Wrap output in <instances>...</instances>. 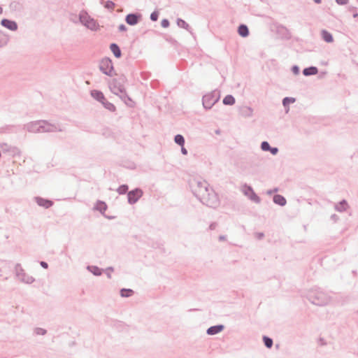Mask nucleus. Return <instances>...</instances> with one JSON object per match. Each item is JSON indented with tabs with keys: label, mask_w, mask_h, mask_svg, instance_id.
Returning <instances> with one entry per match:
<instances>
[{
	"label": "nucleus",
	"mask_w": 358,
	"mask_h": 358,
	"mask_svg": "<svg viewBox=\"0 0 358 358\" xmlns=\"http://www.w3.org/2000/svg\"><path fill=\"white\" fill-rule=\"evenodd\" d=\"M307 298L310 303L317 306H325L330 301L329 296L320 289L310 290Z\"/></svg>",
	"instance_id": "nucleus-1"
},
{
	"label": "nucleus",
	"mask_w": 358,
	"mask_h": 358,
	"mask_svg": "<svg viewBox=\"0 0 358 358\" xmlns=\"http://www.w3.org/2000/svg\"><path fill=\"white\" fill-rule=\"evenodd\" d=\"M189 186L194 195L199 199L209 189V185L206 180L192 179L189 182Z\"/></svg>",
	"instance_id": "nucleus-2"
},
{
	"label": "nucleus",
	"mask_w": 358,
	"mask_h": 358,
	"mask_svg": "<svg viewBox=\"0 0 358 358\" xmlns=\"http://www.w3.org/2000/svg\"><path fill=\"white\" fill-rule=\"evenodd\" d=\"M127 81L125 76L121 75L117 78H114L109 84L110 91L116 95L119 93L124 94L129 100L130 98L126 94L124 83Z\"/></svg>",
	"instance_id": "nucleus-3"
},
{
	"label": "nucleus",
	"mask_w": 358,
	"mask_h": 358,
	"mask_svg": "<svg viewBox=\"0 0 358 358\" xmlns=\"http://www.w3.org/2000/svg\"><path fill=\"white\" fill-rule=\"evenodd\" d=\"M199 200L204 205L215 208L220 205V200L217 194L213 189H210L203 196H201Z\"/></svg>",
	"instance_id": "nucleus-4"
},
{
	"label": "nucleus",
	"mask_w": 358,
	"mask_h": 358,
	"mask_svg": "<svg viewBox=\"0 0 358 358\" xmlns=\"http://www.w3.org/2000/svg\"><path fill=\"white\" fill-rule=\"evenodd\" d=\"M91 96L101 103L103 107L108 111L113 113L116 110L115 105L106 99L102 92L96 90H91Z\"/></svg>",
	"instance_id": "nucleus-5"
},
{
	"label": "nucleus",
	"mask_w": 358,
	"mask_h": 358,
	"mask_svg": "<svg viewBox=\"0 0 358 358\" xmlns=\"http://www.w3.org/2000/svg\"><path fill=\"white\" fill-rule=\"evenodd\" d=\"M220 99L218 92L213 91L204 95L202 98L203 106L205 109H210Z\"/></svg>",
	"instance_id": "nucleus-6"
},
{
	"label": "nucleus",
	"mask_w": 358,
	"mask_h": 358,
	"mask_svg": "<svg viewBox=\"0 0 358 358\" xmlns=\"http://www.w3.org/2000/svg\"><path fill=\"white\" fill-rule=\"evenodd\" d=\"M99 70L106 76L115 75L112 60L108 57L103 58L99 62Z\"/></svg>",
	"instance_id": "nucleus-7"
},
{
	"label": "nucleus",
	"mask_w": 358,
	"mask_h": 358,
	"mask_svg": "<svg viewBox=\"0 0 358 358\" xmlns=\"http://www.w3.org/2000/svg\"><path fill=\"white\" fill-rule=\"evenodd\" d=\"M15 274L18 279L26 284H31L35 281L34 277L29 275L24 272L20 264H16L15 267Z\"/></svg>",
	"instance_id": "nucleus-8"
},
{
	"label": "nucleus",
	"mask_w": 358,
	"mask_h": 358,
	"mask_svg": "<svg viewBox=\"0 0 358 358\" xmlns=\"http://www.w3.org/2000/svg\"><path fill=\"white\" fill-rule=\"evenodd\" d=\"M70 20L73 22H79L87 29H90V16L86 11H81L78 15L71 14Z\"/></svg>",
	"instance_id": "nucleus-9"
},
{
	"label": "nucleus",
	"mask_w": 358,
	"mask_h": 358,
	"mask_svg": "<svg viewBox=\"0 0 358 358\" xmlns=\"http://www.w3.org/2000/svg\"><path fill=\"white\" fill-rule=\"evenodd\" d=\"M41 132H56L63 131V129L61 128L59 124H50L47 120H41Z\"/></svg>",
	"instance_id": "nucleus-10"
},
{
	"label": "nucleus",
	"mask_w": 358,
	"mask_h": 358,
	"mask_svg": "<svg viewBox=\"0 0 358 358\" xmlns=\"http://www.w3.org/2000/svg\"><path fill=\"white\" fill-rule=\"evenodd\" d=\"M243 194L247 196L252 201L255 203L261 202L260 197L254 192L252 187L247 184L243 185Z\"/></svg>",
	"instance_id": "nucleus-11"
},
{
	"label": "nucleus",
	"mask_w": 358,
	"mask_h": 358,
	"mask_svg": "<svg viewBox=\"0 0 358 358\" xmlns=\"http://www.w3.org/2000/svg\"><path fill=\"white\" fill-rule=\"evenodd\" d=\"M143 191L140 188H136L127 192V199L129 204L136 203L143 196Z\"/></svg>",
	"instance_id": "nucleus-12"
},
{
	"label": "nucleus",
	"mask_w": 358,
	"mask_h": 358,
	"mask_svg": "<svg viewBox=\"0 0 358 358\" xmlns=\"http://www.w3.org/2000/svg\"><path fill=\"white\" fill-rule=\"evenodd\" d=\"M0 24L13 31H17L18 29L17 23L15 20L7 18H3L0 22Z\"/></svg>",
	"instance_id": "nucleus-13"
},
{
	"label": "nucleus",
	"mask_w": 358,
	"mask_h": 358,
	"mask_svg": "<svg viewBox=\"0 0 358 358\" xmlns=\"http://www.w3.org/2000/svg\"><path fill=\"white\" fill-rule=\"evenodd\" d=\"M142 15L141 13H129L126 15L125 21L126 22L131 26H134L137 24L141 20Z\"/></svg>",
	"instance_id": "nucleus-14"
},
{
	"label": "nucleus",
	"mask_w": 358,
	"mask_h": 358,
	"mask_svg": "<svg viewBox=\"0 0 358 358\" xmlns=\"http://www.w3.org/2000/svg\"><path fill=\"white\" fill-rule=\"evenodd\" d=\"M41 124V120L31 122H29L27 124L24 125V129L27 130L29 132H33V133L41 132V129L40 127Z\"/></svg>",
	"instance_id": "nucleus-15"
},
{
	"label": "nucleus",
	"mask_w": 358,
	"mask_h": 358,
	"mask_svg": "<svg viewBox=\"0 0 358 358\" xmlns=\"http://www.w3.org/2000/svg\"><path fill=\"white\" fill-rule=\"evenodd\" d=\"M34 201L39 206L43 207L45 209L50 208L54 204V202L52 200L41 196H35Z\"/></svg>",
	"instance_id": "nucleus-16"
},
{
	"label": "nucleus",
	"mask_w": 358,
	"mask_h": 358,
	"mask_svg": "<svg viewBox=\"0 0 358 358\" xmlns=\"http://www.w3.org/2000/svg\"><path fill=\"white\" fill-rule=\"evenodd\" d=\"M0 148L2 149L3 152L10 153L12 155H15L19 153V149L15 146H12L6 143H3L0 145Z\"/></svg>",
	"instance_id": "nucleus-17"
},
{
	"label": "nucleus",
	"mask_w": 358,
	"mask_h": 358,
	"mask_svg": "<svg viewBox=\"0 0 358 358\" xmlns=\"http://www.w3.org/2000/svg\"><path fill=\"white\" fill-rule=\"evenodd\" d=\"M224 329V326L223 324H217L210 327L207 331L206 334L208 335H215L221 332Z\"/></svg>",
	"instance_id": "nucleus-18"
},
{
	"label": "nucleus",
	"mask_w": 358,
	"mask_h": 358,
	"mask_svg": "<svg viewBox=\"0 0 358 358\" xmlns=\"http://www.w3.org/2000/svg\"><path fill=\"white\" fill-rule=\"evenodd\" d=\"M176 23L179 27L185 29V30L189 31L192 35L194 34V33L192 32V29L189 25V24L187 23L184 20H182L181 18H178Z\"/></svg>",
	"instance_id": "nucleus-19"
},
{
	"label": "nucleus",
	"mask_w": 358,
	"mask_h": 358,
	"mask_svg": "<svg viewBox=\"0 0 358 358\" xmlns=\"http://www.w3.org/2000/svg\"><path fill=\"white\" fill-rule=\"evenodd\" d=\"M107 205L104 201H97L94 210L99 211L102 215H104L105 211L107 210Z\"/></svg>",
	"instance_id": "nucleus-20"
},
{
	"label": "nucleus",
	"mask_w": 358,
	"mask_h": 358,
	"mask_svg": "<svg viewBox=\"0 0 358 358\" xmlns=\"http://www.w3.org/2000/svg\"><path fill=\"white\" fill-rule=\"evenodd\" d=\"M110 50L116 58H120L122 57V51L117 43H111L110 45Z\"/></svg>",
	"instance_id": "nucleus-21"
},
{
	"label": "nucleus",
	"mask_w": 358,
	"mask_h": 358,
	"mask_svg": "<svg viewBox=\"0 0 358 358\" xmlns=\"http://www.w3.org/2000/svg\"><path fill=\"white\" fill-rule=\"evenodd\" d=\"M240 113L244 117H250L253 115V109L250 106H243L240 110Z\"/></svg>",
	"instance_id": "nucleus-22"
},
{
	"label": "nucleus",
	"mask_w": 358,
	"mask_h": 358,
	"mask_svg": "<svg viewBox=\"0 0 358 358\" xmlns=\"http://www.w3.org/2000/svg\"><path fill=\"white\" fill-rule=\"evenodd\" d=\"M317 73H318V69L316 66H313L305 68L303 70V74L305 76H314V75H316Z\"/></svg>",
	"instance_id": "nucleus-23"
},
{
	"label": "nucleus",
	"mask_w": 358,
	"mask_h": 358,
	"mask_svg": "<svg viewBox=\"0 0 358 358\" xmlns=\"http://www.w3.org/2000/svg\"><path fill=\"white\" fill-rule=\"evenodd\" d=\"M273 202L280 206H284L287 203L286 199L280 194H275L273 197Z\"/></svg>",
	"instance_id": "nucleus-24"
},
{
	"label": "nucleus",
	"mask_w": 358,
	"mask_h": 358,
	"mask_svg": "<svg viewBox=\"0 0 358 358\" xmlns=\"http://www.w3.org/2000/svg\"><path fill=\"white\" fill-rule=\"evenodd\" d=\"M238 33L242 37H247L249 36L250 31L247 25L241 24L238 27Z\"/></svg>",
	"instance_id": "nucleus-25"
},
{
	"label": "nucleus",
	"mask_w": 358,
	"mask_h": 358,
	"mask_svg": "<svg viewBox=\"0 0 358 358\" xmlns=\"http://www.w3.org/2000/svg\"><path fill=\"white\" fill-rule=\"evenodd\" d=\"M348 207V202L346 201V200L343 199L342 201H341L338 203H337L335 206V209H336V210H337L338 212H344L347 210Z\"/></svg>",
	"instance_id": "nucleus-26"
},
{
	"label": "nucleus",
	"mask_w": 358,
	"mask_h": 358,
	"mask_svg": "<svg viewBox=\"0 0 358 358\" xmlns=\"http://www.w3.org/2000/svg\"><path fill=\"white\" fill-rule=\"evenodd\" d=\"M321 35H322V39L327 42V43H332L334 41V38H333V36L332 34L329 32L327 30H322L321 31Z\"/></svg>",
	"instance_id": "nucleus-27"
},
{
	"label": "nucleus",
	"mask_w": 358,
	"mask_h": 358,
	"mask_svg": "<svg viewBox=\"0 0 358 358\" xmlns=\"http://www.w3.org/2000/svg\"><path fill=\"white\" fill-rule=\"evenodd\" d=\"M9 41V37L3 31H0V47H3L7 45Z\"/></svg>",
	"instance_id": "nucleus-28"
},
{
	"label": "nucleus",
	"mask_w": 358,
	"mask_h": 358,
	"mask_svg": "<svg viewBox=\"0 0 358 358\" xmlns=\"http://www.w3.org/2000/svg\"><path fill=\"white\" fill-rule=\"evenodd\" d=\"M235 98L231 94L227 95L222 100L223 104L227 106H232L235 103Z\"/></svg>",
	"instance_id": "nucleus-29"
},
{
	"label": "nucleus",
	"mask_w": 358,
	"mask_h": 358,
	"mask_svg": "<svg viewBox=\"0 0 358 358\" xmlns=\"http://www.w3.org/2000/svg\"><path fill=\"white\" fill-rule=\"evenodd\" d=\"M174 141L176 144L181 147H182L185 145V142L184 136L181 134L176 135L174 137Z\"/></svg>",
	"instance_id": "nucleus-30"
},
{
	"label": "nucleus",
	"mask_w": 358,
	"mask_h": 358,
	"mask_svg": "<svg viewBox=\"0 0 358 358\" xmlns=\"http://www.w3.org/2000/svg\"><path fill=\"white\" fill-rule=\"evenodd\" d=\"M134 294V291L131 289L122 288L120 289V296L122 297H129Z\"/></svg>",
	"instance_id": "nucleus-31"
},
{
	"label": "nucleus",
	"mask_w": 358,
	"mask_h": 358,
	"mask_svg": "<svg viewBox=\"0 0 358 358\" xmlns=\"http://www.w3.org/2000/svg\"><path fill=\"white\" fill-rule=\"evenodd\" d=\"M263 342L267 348H271L273 345V339L266 336H263Z\"/></svg>",
	"instance_id": "nucleus-32"
},
{
	"label": "nucleus",
	"mask_w": 358,
	"mask_h": 358,
	"mask_svg": "<svg viewBox=\"0 0 358 358\" xmlns=\"http://www.w3.org/2000/svg\"><path fill=\"white\" fill-rule=\"evenodd\" d=\"M296 101V99L294 97H285L282 99V105L284 107H287L289 104L293 103Z\"/></svg>",
	"instance_id": "nucleus-33"
},
{
	"label": "nucleus",
	"mask_w": 358,
	"mask_h": 358,
	"mask_svg": "<svg viewBox=\"0 0 358 358\" xmlns=\"http://www.w3.org/2000/svg\"><path fill=\"white\" fill-rule=\"evenodd\" d=\"M103 272V269L99 268L96 266H91V273L94 275L99 276L101 275Z\"/></svg>",
	"instance_id": "nucleus-34"
},
{
	"label": "nucleus",
	"mask_w": 358,
	"mask_h": 358,
	"mask_svg": "<svg viewBox=\"0 0 358 358\" xmlns=\"http://www.w3.org/2000/svg\"><path fill=\"white\" fill-rule=\"evenodd\" d=\"M128 189H129V187L127 185H120L117 189V192L120 194H126L127 192H128Z\"/></svg>",
	"instance_id": "nucleus-35"
},
{
	"label": "nucleus",
	"mask_w": 358,
	"mask_h": 358,
	"mask_svg": "<svg viewBox=\"0 0 358 358\" xmlns=\"http://www.w3.org/2000/svg\"><path fill=\"white\" fill-rule=\"evenodd\" d=\"M99 29V24L93 18H91V31H97Z\"/></svg>",
	"instance_id": "nucleus-36"
},
{
	"label": "nucleus",
	"mask_w": 358,
	"mask_h": 358,
	"mask_svg": "<svg viewBox=\"0 0 358 358\" xmlns=\"http://www.w3.org/2000/svg\"><path fill=\"white\" fill-rule=\"evenodd\" d=\"M34 333L36 335H45L47 334V330L41 327H36L34 329Z\"/></svg>",
	"instance_id": "nucleus-37"
},
{
	"label": "nucleus",
	"mask_w": 358,
	"mask_h": 358,
	"mask_svg": "<svg viewBox=\"0 0 358 358\" xmlns=\"http://www.w3.org/2000/svg\"><path fill=\"white\" fill-rule=\"evenodd\" d=\"M271 145L267 141H263L261 143V149L263 151H268L270 150Z\"/></svg>",
	"instance_id": "nucleus-38"
},
{
	"label": "nucleus",
	"mask_w": 358,
	"mask_h": 358,
	"mask_svg": "<svg viewBox=\"0 0 358 358\" xmlns=\"http://www.w3.org/2000/svg\"><path fill=\"white\" fill-rule=\"evenodd\" d=\"M115 6V4L113 1H106L105 3V5H104V7L107 9H110V10H113Z\"/></svg>",
	"instance_id": "nucleus-39"
},
{
	"label": "nucleus",
	"mask_w": 358,
	"mask_h": 358,
	"mask_svg": "<svg viewBox=\"0 0 358 358\" xmlns=\"http://www.w3.org/2000/svg\"><path fill=\"white\" fill-rule=\"evenodd\" d=\"M159 17V12L157 10L153 11L150 15V20L153 22H155L158 20Z\"/></svg>",
	"instance_id": "nucleus-40"
},
{
	"label": "nucleus",
	"mask_w": 358,
	"mask_h": 358,
	"mask_svg": "<svg viewBox=\"0 0 358 358\" xmlns=\"http://www.w3.org/2000/svg\"><path fill=\"white\" fill-rule=\"evenodd\" d=\"M161 25L164 28H167L170 25L169 20L167 19H163L161 22Z\"/></svg>",
	"instance_id": "nucleus-41"
},
{
	"label": "nucleus",
	"mask_w": 358,
	"mask_h": 358,
	"mask_svg": "<svg viewBox=\"0 0 358 358\" xmlns=\"http://www.w3.org/2000/svg\"><path fill=\"white\" fill-rule=\"evenodd\" d=\"M278 148L277 147H271L270 148V150L268 152H270L273 155H275L278 153Z\"/></svg>",
	"instance_id": "nucleus-42"
},
{
	"label": "nucleus",
	"mask_w": 358,
	"mask_h": 358,
	"mask_svg": "<svg viewBox=\"0 0 358 358\" xmlns=\"http://www.w3.org/2000/svg\"><path fill=\"white\" fill-rule=\"evenodd\" d=\"M113 271V268L110 266V267H108L106 269V274L107 275V277L108 278H111V274L110 273Z\"/></svg>",
	"instance_id": "nucleus-43"
},
{
	"label": "nucleus",
	"mask_w": 358,
	"mask_h": 358,
	"mask_svg": "<svg viewBox=\"0 0 358 358\" xmlns=\"http://www.w3.org/2000/svg\"><path fill=\"white\" fill-rule=\"evenodd\" d=\"M292 71L294 74L297 75V74L299 73L300 69H299V67L298 66L294 65L292 67Z\"/></svg>",
	"instance_id": "nucleus-44"
},
{
	"label": "nucleus",
	"mask_w": 358,
	"mask_h": 358,
	"mask_svg": "<svg viewBox=\"0 0 358 358\" xmlns=\"http://www.w3.org/2000/svg\"><path fill=\"white\" fill-rule=\"evenodd\" d=\"M336 3L338 5H341V6H343V5H346L349 0H335Z\"/></svg>",
	"instance_id": "nucleus-45"
},
{
	"label": "nucleus",
	"mask_w": 358,
	"mask_h": 358,
	"mask_svg": "<svg viewBox=\"0 0 358 358\" xmlns=\"http://www.w3.org/2000/svg\"><path fill=\"white\" fill-rule=\"evenodd\" d=\"M118 30L120 31H125L127 30V27L124 24H121L118 27Z\"/></svg>",
	"instance_id": "nucleus-46"
},
{
	"label": "nucleus",
	"mask_w": 358,
	"mask_h": 358,
	"mask_svg": "<svg viewBox=\"0 0 358 358\" xmlns=\"http://www.w3.org/2000/svg\"><path fill=\"white\" fill-rule=\"evenodd\" d=\"M40 265L42 268L47 269L48 268V264L46 262L41 261Z\"/></svg>",
	"instance_id": "nucleus-47"
},
{
	"label": "nucleus",
	"mask_w": 358,
	"mask_h": 358,
	"mask_svg": "<svg viewBox=\"0 0 358 358\" xmlns=\"http://www.w3.org/2000/svg\"><path fill=\"white\" fill-rule=\"evenodd\" d=\"M278 191V187H275V188H273L272 189L268 190L267 191V194L271 195V194H273L275 192H277Z\"/></svg>",
	"instance_id": "nucleus-48"
},
{
	"label": "nucleus",
	"mask_w": 358,
	"mask_h": 358,
	"mask_svg": "<svg viewBox=\"0 0 358 358\" xmlns=\"http://www.w3.org/2000/svg\"><path fill=\"white\" fill-rule=\"evenodd\" d=\"M16 127L15 125H6L4 129L7 130L8 132L12 131V129Z\"/></svg>",
	"instance_id": "nucleus-49"
},
{
	"label": "nucleus",
	"mask_w": 358,
	"mask_h": 358,
	"mask_svg": "<svg viewBox=\"0 0 358 358\" xmlns=\"http://www.w3.org/2000/svg\"><path fill=\"white\" fill-rule=\"evenodd\" d=\"M357 7H355V6H350V7L348 8V10H349V11H351V12H352V13H353V14H354V13H357Z\"/></svg>",
	"instance_id": "nucleus-50"
},
{
	"label": "nucleus",
	"mask_w": 358,
	"mask_h": 358,
	"mask_svg": "<svg viewBox=\"0 0 358 358\" xmlns=\"http://www.w3.org/2000/svg\"><path fill=\"white\" fill-rule=\"evenodd\" d=\"M217 223L216 222H212L210 226H209V229L210 230H214L215 229L216 227H217Z\"/></svg>",
	"instance_id": "nucleus-51"
},
{
	"label": "nucleus",
	"mask_w": 358,
	"mask_h": 358,
	"mask_svg": "<svg viewBox=\"0 0 358 358\" xmlns=\"http://www.w3.org/2000/svg\"><path fill=\"white\" fill-rule=\"evenodd\" d=\"M181 152L182 155H187V149L184 147V145L182 147H181Z\"/></svg>",
	"instance_id": "nucleus-52"
},
{
	"label": "nucleus",
	"mask_w": 358,
	"mask_h": 358,
	"mask_svg": "<svg viewBox=\"0 0 358 358\" xmlns=\"http://www.w3.org/2000/svg\"><path fill=\"white\" fill-rule=\"evenodd\" d=\"M331 220H333L334 222H336L338 220V217L337 215L336 214H333L331 216Z\"/></svg>",
	"instance_id": "nucleus-53"
},
{
	"label": "nucleus",
	"mask_w": 358,
	"mask_h": 358,
	"mask_svg": "<svg viewBox=\"0 0 358 358\" xmlns=\"http://www.w3.org/2000/svg\"><path fill=\"white\" fill-rule=\"evenodd\" d=\"M264 234L263 233H258V234H257V238H258L259 239H262V238H264Z\"/></svg>",
	"instance_id": "nucleus-54"
},
{
	"label": "nucleus",
	"mask_w": 358,
	"mask_h": 358,
	"mask_svg": "<svg viewBox=\"0 0 358 358\" xmlns=\"http://www.w3.org/2000/svg\"><path fill=\"white\" fill-rule=\"evenodd\" d=\"M218 238H219V241H225L226 240V236H224V235H221V236H219Z\"/></svg>",
	"instance_id": "nucleus-55"
},
{
	"label": "nucleus",
	"mask_w": 358,
	"mask_h": 358,
	"mask_svg": "<svg viewBox=\"0 0 358 358\" xmlns=\"http://www.w3.org/2000/svg\"><path fill=\"white\" fill-rule=\"evenodd\" d=\"M313 1L315 3H320L322 2V0H313Z\"/></svg>",
	"instance_id": "nucleus-56"
},
{
	"label": "nucleus",
	"mask_w": 358,
	"mask_h": 358,
	"mask_svg": "<svg viewBox=\"0 0 358 358\" xmlns=\"http://www.w3.org/2000/svg\"><path fill=\"white\" fill-rule=\"evenodd\" d=\"M353 17L355 18L357 17H358V13H355L352 15Z\"/></svg>",
	"instance_id": "nucleus-57"
},
{
	"label": "nucleus",
	"mask_w": 358,
	"mask_h": 358,
	"mask_svg": "<svg viewBox=\"0 0 358 358\" xmlns=\"http://www.w3.org/2000/svg\"><path fill=\"white\" fill-rule=\"evenodd\" d=\"M3 13V8L0 6V14Z\"/></svg>",
	"instance_id": "nucleus-58"
},
{
	"label": "nucleus",
	"mask_w": 358,
	"mask_h": 358,
	"mask_svg": "<svg viewBox=\"0 0 358 358\" xmlns=\"http://www.w3.org/2000/svg\"><path fill=\"white\" fill-rule=\"evenodd\" d=\"M86 269L90 271V264L86 266Z\"/></svg>",
	"instance_id": "nucleus-59"
},
{
	"label": "nucleus",
	"mask_w": 358,
	"mask_h": 358,
	"mask_svg": "<svg viewBox=\"0 0 358 358\" xmlns=\"http://www.w3.org/2000/svg\"><path fill=\"white\" fill-rule=\"evenodd\" d=\"M189 310H190V311H192V310H197V309H190Z\"/></svg>",
	"instance_id": "nucleus-60"
},
{
	"label": "nucleus",
	"mask_w": 358,
	"mask_h": 358,
	"mask_svg": "<svg viewBox=\"0 0 358 358\" xmlns=\"http://www.w3.org/2000/svg\"><path fill=\"white\" fill-rule=\"evenodd\" d=\"M86 83H87V85H89V84H90V81L87 80V81H86Z\"/></svg>",
	"instance_id": "nucleus-61"
},
{
	"label": "nucleus",
	"mask_w": 358,
	"mask_h": 358,
	"mask_svg": "<svg viewBox=\"0 0 358 358\" xmlns=\"http://www.w3.org/2000/svg\"><path fill=\"white\" fill-rule=\"evenodd\" d=\"M357 1H358V0H357Z\"/></svg>",
	"instance_id": "nucleus-62"
}]
</instances>
